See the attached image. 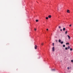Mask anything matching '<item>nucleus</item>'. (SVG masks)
Instances as JSON below:
<instances>
[{"label": "nucleus", "mask_w": 73, "mask_h": 73, "mask_svg": "<svg viewBox=\"0 0 73 73\" xmlns=\"http://www.w3.org/2000/svg\"><path fill=\"white\" fill-rule=\"evenodd\" d=\"M70 46H68V49H70Z\"/></svg>", "instance_id": "nucleus-6"}, {"label": "nucleus", "mask_w": 73, "mask_h": 73, "mask_svg": "<svg viewBox=\"0 0 73 73\" xmlns=\"http://www.w3.org/2000/svg\"><path fill=\"white\" fill-rule=\"evenodd\" d=\"M65 30V28H64L63 29V31H64Z\"/></svg>", "instance_id": "nucleus-7"}, {"label": "nucleus", "mask_w": 73, "mask_h": 73, "mask_svg": "<svg viewBox=\"0 0 73 73\" xmlns=\"http://www.w3.org/2000/svg\"><path fill=\"white\" fill-rule=\"evenodd\" d=\"M67 33H68V32L67 31H66V32H65L66 35V34H67Z\"/></svg>", "instance_id": "nucleus-11"}, {"label": "nucleus", "mask_w": 73, "mask_h": 73, "mask_svg": "<svg viewBox=\"0 0 73 73\" xmlns=\"http://www.w3.org/2000/svg\"><path fill=\"white\" fill-rule=\"evenodd\" d=\"M35 31H36V29L35 28Z\"/></svg>", "instance_id": "nucleus-24"}, {"label": "nucleus", "mask_w": 73, "mask_h": 73, "mask_svg": "<svg viewBox=\"0 0 73 73\" xmlns=\"http://www.w3.org/2000/svg\"><path fill=\"white\" fill-rule=\"evenodd\" d=\"M63 47H65V45H63Z\"/></svg>", "instance_id": "nucleus-15"}, {"label": "nucleus", "mask_w": 73, "mask_h": 73, "mask_svg": "<svg viewBox=\"0 0 73 73\" xmlns=\"http://www.w3.org/2000/svg\"><path fill=\"white\" fill-rule=\"evenodd\" d=\"M56 41H57V40H56Z\"/></svg>", "instance_id": "nucleus-29"}, {"label": "nucleus", "mask_w": 73, "mask_h": 73, "mask_svg": "<svg viewBox=\"0 0 73 73\" xmlns=\"http://www.w3.org/2000/svg\"><path fill=\"white\" fill-rule=\"evenodd\" d=\"M36 22H38V20H36Z\"/></svg>", "instance_id": "nucleus-14"}, {"label": "nucleus", "mask_w": 73, "mask_h": 73, "mask_svg": "<svg viewBox=\"0 0 73 73\" xmlns=\"http://www.w3.org/2000/svg\"><path fill=\"white\" fill-rule=\"evenodd\" d=\"M68 44H69V43H66V45H68Z\"/></svg>", "instance_id": "nucleus-20"}, {"label": "nucleus", "mask_w": 73, "mask_h": 73, "mask_svg": "<svg viewBox=\"0 0 73 73\" xmlns=\"http://www.w3.org/2000/svg\"><path fill=\"white\" fill-rule=\"evenodd\" d=\"M70 50H73V49H72V48H70Z\"/></svg>", "instance_id": "nucleus-16"}, {"label": "nucleus", "mask_w": 73, "mask_h": 73, "mask_svg": "<svg viewBox=\"0 0 73 73\" xmlns=\"http://www.w3.org/2000/svg\"><path fill=\"white\" fill-rule=\"evenodd\" d=\"M60 31H62V29H61L60 30Z\"/></svg>", "instance_id": "nucleus-27"}, {"label": "nucleus", "mask_w": 73, "mask_h": 73, "mask_svg": "<svg viewBox=\"0 0 73 73\" xmlns=\"http://www.w3.org/2000/svg\"><path fill=\"white\" fill-rule=\"evenodd\" d=\"M58 10H59V7H58Z\"/></svg>", "instance_id": "nucleus-25"}, {"label": "nucleus", "mask_w": 73, "mask_h": 73, "mask_svg": "<svg viewBox=\"0 0 73 73\" xmlns=\"http://www.w3.org/2000/svg\"><path fill=\"white\" fill-rule=\"evenodd\" d=\"M71 62H73V60H71Z\"/></svg>", "instance_id": "nucleus-19"}, {"label": "nucleus", "mask_w": 73, "mask_h": 73, "mask_svg": "<svg viewBox=\"0 0 73 73\" xmlns=\"http://www.w3.org/2000/svg\"><path fill=\"white\" fill-rule=\"evenodd\" d=\"M46 31H48V29H46Z\"/></svg>", "instance_id": "nucleus-26"}, {"label": "nucleus", "mask_w": 73, "mask_h": 73, "mask_svg": "<svg viewBox=\"0 0 73 73\" xmlns=\"http://www.w3.org/2000/svg\"><path fill=\"white\" fill-rule=\"evenodd\" d=\"M48 17L49 18H51V17H52V16L51 15H49L48 16Z\"/></svg>", "instance_id": "nucleus-4"}, {"label": "nucleus", "mask_w": 73, "mask_h": 73, "mask_svg": "<svg viewBox=\"0 0 73 73\" xmlns=\"http://www.w3.org/2000/svg\"><path fill=\"white\" fill-rule=\"evenodd\" d=\"M67 36L68 37V39L69 40V39H70V37L68 35H67Z\"/></svg>", "instance_id": "nucleus-5"}, {"label": "nucleus", "mask_w": 73, "mask_h": 73, "mask_svg": "<svg viewBox=\"0 0 73 73\" xmlns=\"http://www.w3.org/2000/svg\"><path fill=\"white\" fill-rule=\"evenodd\" d=\"M41 45H44V43H42Z\"/></svg>", "instance_id": "nucleus-18"}, {"label": "nucleus", "mask_w": 73, "mask_h": 73, "mask_svg": "<svg viewBox=\"0 0 73 73\" xmlns=\"http://www.w3.org/2000/svg\"><path fill=\"white\" fill-rule=\"evenodd\" d=\"M52 50L53 52L54 51V47L53 46L52 48Z\"/></svg>", "instance_id": "nucleus-1"}, {"label": "nucleus", "mask_w": 73, "mask_h": 73, "mask_svg": "<svg viewBox=\"0 0 73 73\" xmlns=\"http://www.w3.org/2000/svg\"><path fill=\"white\" fill-rule=\"evenodd\" d=\"M48 17H46V20H48Z\"/></svg>", "instance_id": "nucleus-13"}, {"label": "nucleus", "mask_w": 73, "mask_h": 73, "mask_svg": "<svg viewBox=\"0 0 73 73\" xmlns=\"http://www.w3.org/2000/svg\"><path fill=\"white\" fill-rule=\"evenodd\" d=\"M63 43H64V42H63V41H62L60 42V44H63Z\"/></svg>", "instance_id": "nucleus-8"}, {"label": "nucleus", "mask_w": 73, "mask_h": 73, "mask_svg": "<svg viewBox=\"0 0 73 73\" xmlns=\"http://www.w3.org/2000/svg\"><path fill=\"white\" fill-rule=\"evenodd\" d=\"M65 50H68V48L67 47H66L65 48Z\"/></svg>", "instance_id": "nucleus-12"}, {"label": "nucleus", "mask_w": 73, "mask_h": 73, "mask_svg": "<svg viewBox=\"0 0 73 73\" xmlns=\"http://www.w3.org/2000/svg\"><path fill=\"white\" fill-rule=\"evenodd\" d=\"M52 71H55V69H52Z\"/></svg>", "instance_id": "nucleus-9"}, {"label": "nucleus", "mask_w": 73, "mask_h": 73, "mask_svg": "<svg viewBox=\"0 0 73 73\" xmlns=\"http://www.w3.org/2000/svg\"><path fill=\"white\" fill-rule=\"evenodd\" d=\"M60 9H61V8H60Z\"/></svg>", "instance_id": "nucleus-28"}, {"label": "nucleus", "mask_w": 73, "mask_h": 73, "mask_svg": "<svg viewBox=\"0 0 73 73\" xmlns=\"http://www.w3.org/2000/svg\"><path fill=\"white\" fill-rule=\"evenodd\" d=\"M71 26H72V25H70L69 27H71Z\"/></svg>", "instance_id": "nucleus-22"}, {"label": "nucleus", "mask_w": 73, "mask_h": 73, "mask_svg": "<svg viewBox=\"0 0 73 73\" xmlns=\"http://www.w3.org/2000/svg\"><path fill=\"white\" fill-rule=\"evenodd\" d=\"M67 13H70V12H69V10H67Z\"/></svg>", "instance_id": "nucleus-3"}, {"label": "nucleus", "mask_w": 73, "mask_h": 73, "mask_svg": "<svg viewBox=\"0 0 73 73\" xmlns=\"http://www.w3.org/2000/svg\"><path fill=\"white\" fill-rule=\"evenodd\" d=\"M61 40L59 39L58 40V42H61Z\"/></svg>", "instance_id": "nucleus-10"}, {"label": "nucleus", "mask_w": 73, "mask_h": 73, "mask_svg": "<svg viewBox=\"0 0 73 73\" xmlns=\"http://www.w3.org/2000/svg\"><path fill=\"white\" fill-rule=\"evenodd\" d=\"M67 69H69V67H67Z\"/></svg>", "instance_id": "nucleus-21"}, {"label": "nucleus", "mask_w": 73, "mask_h": 73, "mask_svg": "<svg viewBox=\"0 0 73 73\" xmlns=\"http://www.w3.org/2000/svg\"><path fill=\"white\" fill-rule=\"evenodd\" d=\"M52 45L53 46H54V43H52Z\"/></svg>", "instance_id": "nucleus-17"}, {"label": "nucleus", "mask_w": 73, "mask_h": 73, "mask_svg": "<svg viewBox=\"0 0 73 73\" xmlns=\"http://www.w3.org/2000/svg\"><path fill=\"white\" fill-rule=\"evenodd\" d=\"M37 47V46H36V45L35 46V49H36Z\"/></svg>", "instance_id": "nucleus-2"}, {"label": "nucleus", "mask_w": 73, "mask_h": 73, "mask_svg": "<svg viewBox=\"0 0 73 73\" xmlns=\"http://www.w3.org/2000/svg\"><path fill=\"white\" fill-rule=\"evenodd\" d=\"M59 28H61V27L59 26Z\"/></svg>", "instance_id": "nucleus-23"}]
</instances>
